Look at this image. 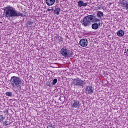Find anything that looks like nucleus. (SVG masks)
<instances>
[{"instance_id":"nucleus-15","label":"nucleus","mask_w":128,"mask_h":128,"mask_svg":"<svg viewBox=\"0 0 128 128\" xmlns=\"http://www.w3.org/2000/svg\"><path fill=\"white\" fill-rule=\"evenodd\" d=\"M96 16H98V18H104V12L102 11H98L96 14Z\"/></svg>"},{"instance_id":"nucleus-17","label":"nucleus","mask_w":128,"mask_h":128,"mask_svg":"<svg viewBox=\"0 0 128 128\" xmlns=\"http://www.w3.org/2000/svg\"><path fill=\"white\" fill-rule=\"evenodd\" d=\"M34 24V22H32V20H29L28 22H26V24L27 25L26 26H28L31 28L32 26Z\"/></svg>"},{"instance_id":"nucleus-12","label":"nucleus","mask_w":128,"mask_h":128,"mask_svg":"<svg viewBox=\"0 0 128 128\" xmlns=\"http://www.w3.org/2000/svg\"><path fill=\"white\" fill-rule=\"evenodd\" d=\"M46 2L47 6H52L54 2H56V0H46Z\"/></svg>"},{"instance_id":"nucleus-8","label":"nucleus","mask_w":128,"mask_h":128,"mask_svg":"<svg viewBox=\"0 0 128 128\" xmlns=\"http://www.w3.org/2000/svg\"><path fill=\"white\" fill-rule=\"evenodd\" d=\"M79 44H80L81 46H88V40L86 39L80 40L79 42Z\"/></svg>"},{"instance_id":"nucleus-13","label":"nucleus","mask_w":128,"mask_h":128,"mask_svg":"<svg viewBox=\"0 0 128 128\" xmlns=\"http://www.w3.org/2000/svg\"><path fill=\"white\" fill-rule=\"evenodd\" d=\"M100 26V22L98 24V23H94L93 24H92V30H98V26Z\"/></svg>"},{"instance_id":"nucleus-19","label":"nucleus","mask_w":128,"mask_h":128,"mask_svg":"<svg viewBox=\"0 0 128 128\" xmlns=\"http://www.w3.org/2000/svg\"><path fill=\"white\" fill-rule=\"evenodd\" d=\"M57 82H58V79L54 78V80H53L52 84H53V86H55V84H56Z\"/></svg>"},{"instance_id":"nucleus-10","label":"nucleus","mask_w":128,"mask_h":128,"mask_svg":"<svg viewBox=\"0 0 128 128\" xmlns=\"http://www.w3.org/2000/svg\"><path fill=\"white\" fill-rule=\"evenodd\" d=\"M54 41L58 42H61L62 44V42H64V38L60 36H57L55 38H54Z\"/></svg>"},{"instance_id":"nucleus-1","label":"nucleus","mask_w":128,"mask_h":128,"mask_svg":"<svg viewBox=\"0 0 128 128\" xmlns=\"http://www.w3.org/2000/svg\"><path fill=\"white\" fill-rule=\"evenodd\" d=\"M4 16L8 18H18L19 16L24 18L25 16L22 13L16 10V8L10 6L4 8Z\"/></svg>"},{"instance_id":"nucleus-20","label":"nucleus","mask_w":128,"mask_h":128,"mask_svg":"<svg viewBox=\"0 0 128 128\" xmlns=\"http://www.w3.org/2000/svg\"><path fill=\"white\" fill-rule=\"evenodd\" d=\"M4 120V117L3 115H0V122H2Z\"/></svg>"},{"instance_id":"nucleus-16","label":"nucleus","mask_w":128,"mask_h":128,"mask_svg":"<svg viewBox=\"0 0 128 128\" xmlns=\"http://www.w3.org/2000/svg\"><path fill=\"white\" fill-rule=\"evenodd\" d=\"M54 12L58 16V14H60V8H56L55 10H54Z\"/></svg>"},{"instance_id":"nucleus-22","label":"nucleus","mask_w":128,"mask_h":128,"mask_svg":"<svg viewBox=\"0 0 128 128\" xmlns=\"http://www.w3.org/2000/svg\"><path fill=\"white\" fill-rule=\"evenodd\" d=\"M50 10H54V7H51V8H47V12H50Z\"/></svg>"},{"instance_id":"nucleus-2","label":"nucleus","mask_w":128,"mask_h":128,"mask_svg":"<svg viewBox=\"0 0 128 128\" xmlns=\"http://www.w3.org/2000/svg\"><path fill=\"white\" fill-rule=\"evenodd\" d=\"M100 22V20L96 18L94 15H88L81 20V24H82V26H88L92 22Z\"/></svg>"},{"instance_id":"nucleus-21","label":"nucleus","mask_w":128,"mask_h":128,"mask_svg":"<svg viewBox=\"0 0 128 128\" xmlns=\"http://www.w3.org/2000/svg\"><path fill=\"white\" fill-rule=\"evenodd\" d=\"M4 124L5 126H8V121H5L4 122Z\"/></svg>"},{"instance_id":"nucleus-18","label":"nucleus","mask_w":128,"mask_h":128,"mask_svg":"<svg viewBox=\"0 0 128 128\" xmlns=\"http://www.w3.org/2000/svg\"><path fill=\"white\" fill-rule=\"evenodd\" d=\"M6 96H12V92H6Z\"/></svg>"},{"instance_id":"nucleus-9","label":"nucleus","mask_w":128,"mask_h":128,"mask_svg":"<svg viewBox=\"0 0 128 128\" xmlns=\"http://www.w3.org/2000/svg\"><path fill=\"white\" fill-rule=\"evenodd\" d=\"M72 106L75 108H80V102L78 100H74L72 102Z\"/></svg>"},{"instance_id":"nucleus-3","label":"nucleus","mask_w":128,"mask_h":128,"mask_svg":"<svg viewBox=\"0 0 128 128\" xmlns=\"http://www.w3.org/2000/svg\"><path fill=\"white\" fill-rule=\"evenodd\" d=\"M10 82L14 88H18L19 90H22V86L20 84H22V80L18 76H14L11 78L10 80Z\"/></svg>"},{"instance_id":"nucleus-14","label":"nucleus","mask_w":128,"mask_h":128,"mask_svg":"<svg viewBox=\"0 0 128 128\" xmlns=\"http://www.w3.org/2000/svg\"><path fill=\"white\" fill-rule=\"evenodd\" d=\"M117 35L118 36H124V31L120 30L118 31Z\"/></svg>"},{"instance_id":"nucleus-11","label":"nucleus","mask_w":128,"mask_h":128,"mask_svg":"<svg viewBox=\"0 0 128 128\" xmlns=\"http://www.w3.org/2000/svg\"><path fill=\"white\" fill-rule=\"evenodd\" d=\"M88 4V2L84 3L82 0H80L78 2V8H82V6H86Z\"/></svg>"},{"instance_id":"nucleus-25","label":"nucleus","mask_w":128,"mask_h":128,"mask_svg":"<svg viewBox=\"0 0 128 128\" xmlns=\"http://www.w3.org/2000/svg\"><path fill=\"white\" fill-rule=\"evenodd\" d=\"M56 0L58 2V0Z\"/></svg>"},{"instance_id":"nucleus-23","label":"nucleus","mask_w":128,"mask_h":128,"mask_svg":"<svg viewBox=\"0 0 128 128\" xmlns=\"http://www.w3.org/2000/svg\"><path fill=\"white\" fill-rule=\"evenodd\" d=\"M124 54H128V49H126L125 52H124Z\"/></svg>"},{"instance_id":"nucleus-4","label":"nucleus","mask_w":128,"mask_h":128,"mask_svg":"<svg viewBox=\"0 0 128 128\" xmlns=\"http://www.w3.org/2000/svg\"><path fill=\"white\" fill-rule=\"evenodd\" d=\"M60 54L62 56H65V58H72L74 54L72 50L64 48L61 49Z\"/></svg>"},{"instance_id":"nucleus-24","label":"nucleus","mask_w":128,"mask_h":128,"mask_svg":"<svg viewBox=\"0 0 128 128\" xmlns=\"http://www.w3.org/2000/svg\"><path fill=\"white\" fill-rule=\"evenodd\" d=\"M4 112H7V114H8V110H5Z\"/></svg>"},{"instance_id":"nucleus-6","label":"nucleus","mask_w":128,"mask_h":128,"mask_svg":"<svg viewBox=\"0 0 128 128\" xmlns=\"http://www.w3.org/2000/svg\"><path fill=\"white\" fill-rule=\"evenodd\" d=\"M120 4L124 10H128V0H122L120 2Z\"/></svg>"},{"instance_id":"nucleus-7","label":"nucleus","mask_w":128,"mask_h":128,"mask_svg":"<svg viewBox=\"0 0 128 128\" xmlns=\"http://www.w3.org/2000/svg\"><path fill=\"white\" fill-rule=\"evenodd\" d=\"M86 94H90L94 92V88H92L90 86H86Z\"/></svg>"},{"instance_id":"nucleus-5","label":"nucleus","mask_w":128,"mask_h":128,"mask_svg":"<svg viewBox=\"0 0 128 128\" xmlns=\"http://www.w3.org/2000/svg\"><path fill=\"white\" fill-rule=\"evenodd\" d=\"M72 80L74 82H72V84H73L74 86H78L79 88L80 86H82L84 88V86L86 84L84 81V80H82V79L80 78L72 79Z\"/></svg>"}]
</instances>
